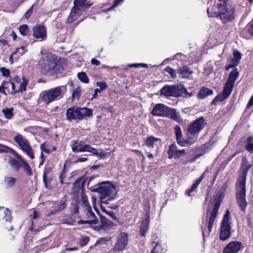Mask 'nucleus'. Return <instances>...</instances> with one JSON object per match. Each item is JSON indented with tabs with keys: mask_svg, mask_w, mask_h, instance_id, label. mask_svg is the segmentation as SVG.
Wrapping results in <instances>:
<instances>
[{
	"mask_svg": "<svg viewBox=\"0 0 253 253\" xmlns=\"http://www.w3.org/2000/svg\"><path fill=\"white\" fill-rule=\"evenodd\" d=\"M23 79V82L18 86V88H16V84L15 83H12L11 81H3L2 83L4 89H7L12 94H14L16 92H22L25 91L28 81L26 79Z\"/></svg>",
	"mask_w": 253,
	"mask_h": 253,
	"instance_id": "nucleus-11",
	"label": "nucleus"
},
{
	"mask_svg": "<svg viewBox=\"0 0 253 253\" xmlns=\"http://www.w3.org/2000/svg\"><path fill=\"white\" fill-rule=\"evenodd\" d=\"M27 50L26 48V46H21L20 47L17 48L15 51L14 52V54H18L20 55H22Z\"/></svg>",
	"mask_w": 253,
	"mask_h": 253,
	"instance_id": "nucleus-50",
	"label": "nucleus"
},
{
	"mask_svg": "<svg viewBox=\"0 0 253 253\" xmlns=\"http://www.w3.org/2000/svg\"><path fill=\"white\" fill-rule=\"evenodd\" d=\"M78 78L83 83H88L89 82V79L84 72L79 73Z\"/></svg>",
	"mask_w": 253,
	"mask_h": 253,
	"instance_id": "nucleus-44",
	"label": "nucleus"
},
{
	"mask_svg": "<svg viewBox=\"0 0 253 253\" xmlns=\"http://www.w3.org/2000/svg\"><path fill=\"white\" fill-rule=\"evenodd\" d=\"M72 150L74 153L87 152L92 155L97 156L99 158L104 159L106 157V153L101 150H97L88 144H84L83 141L72 140L71 142Z\"/></svg>",
	"mask_w": 253,
	"mask_h": 253,
	"instance_id": "nucleus-4",
	"label": "nucleus"
},
{
	"mask_svg": "<svg viewBox=\"0 0 253 253\" xmlns=\"http://www.w3.org/2000/svg\"><path fill=\"white\" fill-rule=\"evenodd\" d=\"M40 60V64L44 73L53 74L60 72V63H58L57 59L50 53L43 55Z\"/></svg>",
	"mask_w": 253,
	"mask_h": 253,
	"instance_id": "nucleus-2",
	"label": "nucleus"
},
{
	"mask_svg": "<svg viewBox=\"0 0 253 253\" xmlns=\"http://www.w3.org/2000/svg\"><path fill=\"white\" fill-rule=\"evenodd\" d=\"M84 185V179L83 178H78L73 183L72 187V192L75 194H77L82 192L83 187Z\"/></svg>",
	"mask_w": 253,
	"mask_h": 253,
	"instance_id": "nucleus-20",
	"label": "nucleus"
},
{
	"mask_svg": "<svg viewBox=\"0 0 253 253\" xmlns=\"http://www.w3.org/2000/svg\"><path fill=\"white\" fill-rule=\"evenodd\" d=\"M66 207L65 202L61 201L60 202H55L53 205V209L51 210L48 214L47 216H49L51 215L54 214L57 212H59L64 210Z\"/></svg>",
	"mask_w": 253,
	"mask_h": 253,
	"instance_id": "nucleus-21",
	"label": "nucleus"
},
{
	"mask_svg": "<svg viewBox=\"0 0 253 253\" xmlns=\"http://www.w3.org/2000/svg\"><path fill=\"white\" fill-rule=\"evenodd\" d=\"M186 91L180 86L165 85L161 89V94L166 96H178Z\"/></svg>",
	"mask_w": 253,
	"mask_h": 253,
	"instance_id": "nucleus-10",
	"label": "nucleus"
},
{
	"mask_svg": "<svg viewBox=\"0 0 253 253\" xmlns=\"http://www.w3.org/2000/svg\"><path fill=\"white\" fill-rule=\"evenodd\" d=\"M128 244V235L126 233H120L117 238L116 243L111 251L116 253L124 251Z\"/></svg>",
	"mask_w": 253,
	"mask_h": 253,
	"instance_id": "nucleus-12",
	"label": "nucleus"
},
{
	"mask_svg": "<svg viewBox=\"0 0 253 253\" xmlns=\"http://www.w3.org/2000/svg\"><path fill=\"white\" fill-rule=\"evenodd\" d=\"M242 244L238 242H231L223 250V253H237L241 248Z\"/></svg>",
	"mask_w": 253,
	"mask_h": 253,
	"instance_id": "nucleus-18",
	"label": "nucleus"
},
{
	"mask_svg": "<svg viewBox=\"0 0 253 253\" xmlns=\"http://www.w3.org/2000/svg\"><path fill=\"white\" fill-rule=\"evenodd\" d=\"M82 11L73 7L72 8L70 14L67 19V22L69 23H73L78 19L80 15L82 14Z\"/></svg>",
	"mask_w": 253,
	"mask_h": 253,
	"instance_id": "nucleus-22",
	"label": "nucleus"
},
{
	"mask_svg": "<svg viewBox=\"0 0 253 253\" xmlns=\"http://www.w3.org/2000/svg\"><path fill=\"white\" fill-rule=\"evenodd\" d=\"M213 91L208 88H203L201 89L198 94V97L201 99H204L209 95L212 94Z\"/></svg>",
	"mask_w": 253,
	"mask_h": 253,
	"instance_id": "nucleus-34",
	"label": "nucleus"
},
{
	"mask_svg": "<svg viewBox=\"0 0 253 253\" xmlns=\"http://www.w3.org/2000/svg\"><path fill=\"white\" fill-rule=\"evenodd\" d=\"M92 115L91 109L83 107H73L68 108L66 113V119L68 121L82 120L86 117H89Z\"/></svg>",
	"mask_w": 253,
	"mask_h": 253,
	"instance_id": "nucleus-6",
	"label": "nucleus"
},
{
	"mask_svg": "<svg viewBox=\"0 0 253 253\" xmlns=\"http://www.w3.org/2000/svg\"><path fill=\"white\" fill-rule=\"evenodd\" d=\"M101 224L99 226H96L95 229H97L98 230H101L102 229H106V227L110 225L108 221L106 220V218L102 217L101 218Z\"/></svg>",
	"mask_w": 253,
	"mask_h": 253,
	"instance_id": "nucleus-43",
	"label": "nucleus"
},
{
	"mask_svg": "<svg viewBox=\"0 0 253 253\" xmlns=\"http://www.w3.org/2000/svg\"><path fill=\"white\" fill-rule=\"evenodd\" d=\"M233 57L232 59L231 62L233 63V65H237L240 62L242 57L241 53L237 50L234 51Z\"/></svg>",
	"mask_w": 253,
	"mask_h": 253,
	"instance_id": "nucleus-37",
	"label": "nucleus"
},
{
	"mask_svg": "<svg viewBox=\"0 0 253 253\" xmlns=\"http://www.w3.org/2000/svg\"><path fill=\"white\" fill-rule=\"evenodd\" d=\"M85 0H75L74 7L83 11L85 9Z\"/></svg>",
	"mask_w": 253,
	"mask_h": 253,
	"instance_id": "nucleus-35",
	"label": "nucleus"
},
{
	"mask_svg": "<svg viewBox=\"0 0 253 253\" xmlns=\"http://www.w3.org/2000/svg\"><path fill=\"white\" fill-rule=\"evenodd\" d=\"M19 32L23 36H26L29 32L28 27L26 25H23L19 27Z\"/></svg>",
	"mask_w": 253,
	"mask_h": 253,
	"instance_id": "nucleus-47",
	"label": "nucleus"
},
{
	"mask_svg": "<svg viewBox=\"0 0 253 253\" xmlns=\"http://www.w3.org/2000/svg\"><path fill=\"white\" fill-rule=\"evenodd\" d=\"M233 86L234 85L230 84L228 83H225L224 89L222 92V93L224 94L225 97H227L228 98L229 96L232 92Z\"/></svg>",
	"mask_w": 253,
	"mask_h": 253,
	"instance_id": "nucleus-40",
	"label": "nucleus"
},
{
	"mask_svg": "<svg viewBox=\"0 0 253 253\" xmlns=\"http://www.w3.org/2000/svg\"><path fill=\"white\" fill-rule=\"evenodd\" d=\"M111 238H104L101 237L99 238L96 242V244H103L109 242L111 240Z\"/></svg>",
	"mask_w": 253,
	"mask_h": 253,
	"instance_id": "nucleus-53",
	"label": "nucleus"
},
{
	"mask_svg": "<svg viewBox=\"0 0 253 253\" xmlns=\"http://www.w3.org/2000/svg\"><path fill=\"white\" fill-rule=\"evenodd\" d=\"M0 71L1 72L2 76L4 77H7L9 75L10 72L8 69L2 67L0 68Z\"/></svg>",
	"mask_w": 253,
	"mask_h": 253,
	"instance_id": "nucleus-55",
	"label": "nucleus"
},
{
	"mask_svg": "<svg viewBox=\"0 0 253 253\" xmlns=\"http://www.w3.org/2000/svg\"><path fill=\"white\" fill-rule=\"evenodd\" d=\"M174 129L177 143L181 146H184L185 142L182 137V132L180 126L178 125L175 126Z\"/></svg>",
	"mask_w": 253,
	"mask_h": 253,
	"instance_id": "nucleus-23",
	"label": "nucleus"
},
{
	"mask_svg": "<svg viewBox=\"0 0 253 253\" xmlns=\"http://www.w3.org/2000/svg\"><path fill=\"white\" fill-rule=\"evenodd\" d=\"M82 203L84 205L85 209L87 208V207H90L87 201V198L84 194L82 195Z\"/></svg>",
	"mask_w": 253,
	"mask_h": 253,
	"instance_id": "nucleus-52",
	"label": "nucleus"
},
{
	"mask_svg": "<svg viewBox=\"0 0 253 253\" xmlns=\"http://www.w3.org/2000/svg\"><path fill=\"white\" fill-rule=\"evenodd\" d=\"M199 134L195 132H192L189 129H188L187 138L186 140H184L185 142L184 146H186L187 144L191 145L193 144L197 140Z\"/></svg>",
	"mask_w": 253,
	"mask_h": 253,
	"instance_id": "nucleus-24",
	"label": "nucleus"
},
{
	"mask_svg": "<svg viewBox=\"0 0 253 253\" xmlns=\"http://www.w3.org/2000/svg\"><path fill=\"white\" fill-rule=\"evenodd\" d=\"M251 167L252 165L249 164V162L245 158H243L242 163L241 175L240 177L246 178L247 173Z\"/></svg>",
	"mask_w": 253,
	"mask_h": 253,
	"instance_id": "nucleus-25",
	"label": "nucleus"
},
{
	"mask_svg": "<svg viewBox=\"0 0 253 253\" xmlns=\"http://www.w3.org/2000/svg\"><path fill=\"white\" fill-rule=\"evenodd\" d=\"M177 73L181 78H187L193 73V72L187 66H183L178 69Z\"/></svg>",
	"mask_w": 253,
	"mask_h": 253,
	"instance_id": "nucleus-26",
	"label": "nucleus"
},
{
	"mask_svg": "<svg viewBox=\"0 0 253 253\" xmlns=\"http://www.w3.org/2000/svg\"><path fill=\"white\" fill-rule=\"evenodd\" d=\"M13 108H6L2 110V113L4 115L5 118L7 119H11L13 116Z\"/></svg>",
	"mask_w": 253,
	"mask_h": 253,
	"instance_id": "nucleus-41",
	"label": "nucleus"
},
{
	"mask_svg": "<svg viewBox=\"0 0 253 253\" xmlns=\"http://www.w3.org/2000/svg\"><path fill=\"white\" fill-rule=\"evenodd\" d=\"M14 140L18 144L21 150L31 159H34V153L29 141L22 135L18 133L14 137Z\"/></svg>",
	"mask_w": 253,
	"mask_h": 253,
	"instance_id": "nucleus-8",
	"label": "nucleus"
},
{
	"mask_svg": "<svg viewBox=\"0 0 253 253\" xmlns=\"http://www.w3.org/2000/svg\"><path fill=\"white\" fill-rule=\"evenodd\" d=\"M238 75L239 73L237 69L232 70L229 75L228 80L226 83L234 85V84L238 76Z\"/></svg>",
	"mask_w": 253,
	"mask_h": 253,
	"instance_id": "nucleus-30",
	"label": "nucleus"
},
{
	"mask_svg": "<svg viewBox=\"0 0 253 253\" xmlns=\"http://www.w3.org/2000/svg\"><path fill=\"white\" fill-rule=\"evenodd\" d=\"M65 88L64 86H59L43 91L40 95L39 99L45 104H48L61 98L63 95L62 89Z\"/></svg>",
	"mask_w": 253,
	"mask_h": 253,
	"instance_id": "nucleus-5",
	"label": "nucleus"
},
{
	"mask_svg": "<svg viewBox=\"0 0 253 253\" xmlns=\"http://www.w3.org/2000/svg\"><path fill=\"white\" fill-rule=\"evenodd\" d=\"M152 244H155L153 249L151 253H166V250L160 243L153 242Z\"/></svg>",
	"mask_w": 253,
	"mask_h": 253,
	"instance_id": "nucleus-32",
	"label": "nucleus"
},
{
	"mask_svg": "<svg viewBox=\"0 0 253 253\" xmlns=\"http://www.w3.org/2000/svg\"><path fill=\"white\" fill-rule=\"evenodd\" d=\"M96 85L100 87L101 90L105 89L107 88L108 85L105 82H99L96 83Z\"/></svg>",
	"mask_w": 253,
	"mask_h": 253,
	"instance_id": "nucleus-54",
	"label": "nucleus"
},
{
	"mask_svg": "<svg viewBox=\"0 0 253 253\" xmlns=\"http://www.w3.org/2000/svg\"><path fill=\"white\" fill-rule=\"evenodd\" d=\"M15 155L18 160L21 161L22 167L26 172L29 175H32V169L29 165L18 153H15Z\"/></svg>",
	"mask_w": 253,
	"mask_h": 253,
	"instance_id": "nucleus-27",
	"label": "nucleus"
},
{
	"mask_svg": "<svg viewBox=\"0 0 253 253\" xmlns=\"http://www.w3.org/2000/svg\"><path fill=\"white\" fill-rule=\"evenodd\" d=\"M227 97H225L224 94H223L222 93L221 94H219L218 95H217L215 98L213 99L212 101V102H221L226 99Z\"/></svg>",
	"mask_w": 253,
	"mask_h": 253,
	"instance_id": "nucleus-51",
	"label": "nucleus"
},
{
	"mask_svg": "<svg viewBox=\"0 0 253 253\" xmlns=\"http://www.w3.org/2000/svg\"><path fill=\"white\" fill-rule=\"evenodd\" d=\"M206 125V123L205 121L204 118L200 117L191 124L188 126V129L192 132H194L199 134L200 131L203 129Z\"/></svg>",
	"mask_w": 253,
	"mask_h": 253,
	"instance_id": "nucleus-13",
	"label": "nucleus"
},
{
	"mask_svg": "<svg viewBox=\"0 0 253 253\" xmlns=\"http://www.w3.org/2000/svg\"><path fill=\"white\" fill-rule=\"evenodd\" d=\"M205 173H206V171H205L202 174V175L200 176V177L199 178H198L196 181L195 182V183H194L192 187L189 189L187 191H186L185 192V193L188 195V196H190L191 195V193L194 191L197 188V187L198 186V185L200 184V183H201V182L202 181V180L204 179V177H205Z\"/></svg>",
	"mask_w": 253,
	"mask_h": 253,
	"instance_id": "nucleus-29",
	"label": "nucleus"
},
{
	"mask_svg": "<svg viewBox=\"0 0 253 253\" xmlns=\"http://www.w3.org/2000/svg\"><path fill=\"white\" fill-rule=\"evenodd\" d=\"M150 204L148 203V210H147L146 212L147 214L146 215L145 218L144 220H143L141 222V225L140 228V232L142 236L145 237L146 235V233L147 232L149 228V221H150V216H149V212H150Z\"/></svg>",
	"mask_w": 253,
	"mask_h": 253,
	"instance_id": "nucleus-19",
	"label": "nucleus"
},
{
	"mask_svg": "<svg viewBox=\"0 0 253 253\" xmlns=\"http://www.w3.org/2000/svg\"><path fill=\"white\" fill-rule=\"evenodd\" d=\"M161 139L159 138L155 137L153 136H150L146 138L145 143L146 145L149 148L154 147V144L157 142H160Z\"/></svg>",
	"mask_w": 253,
	"mask_h": 253,
	"instance_id": "nucleus-31",
	"label": "nucleus"
},
{
	"mask_svg": "<svg viewBox=\"0 0 253 253\" xmlns=\"http://www.w3.org/2000/svg\"><path fill=\"white\" fill-rule=\"evenodd\" d=\"M167 113L166 117H169L171 119H172L174 116H175V115L177 113L175 109L170 108H168Z\"/></svg>",
	"mask_w": 253,
	"mask_h": 253,
	"instance_id": "nucleus-48",
	"label": "nucleus"
},
{
	"mask_svg": "<svg viewBox=\"0 0 253 253\" xmlns=\"http://www.w3.org/2000/svg\"><path fill=\"white\" fill-rule=\"evenodd\" d=\"M93 220H80L77 222V223L79 225L84 224H92L91 222H92Z\"/></svg>",
	"mask_w": 253,
	"mask_h": 253,
	"instance_id": "nucleus-58",
	"label": "nucleus"
},
{
	"mask_svg": "<svg viewBox=\"0 0 253 253\" xmlns=\"http://www.w3.org/2000/svg\"><path fill=\"white\" fill-rule=\"evenodd\" d=\"M23 79H26L24 77L22 79H21L20 77L17 76H15L13 78V82L16 84V88H18V86L21 84V83L23 82Z\"/></svg>",
	"mask_w": 253,
	"mask_h": 253,
	"instance_id": "nucleus-49",
	"label": "nucleus"
},
{
	"mask_svg": "<svg viewBox=\"0 0 253 253\" xmlns=\"http://www.w3.org/2000/svg\"><path fill=\"white\" fill-rule=\"evenodd\" d=\"M230 218V212L227 210L224 215L221 222L220 233V239L224 241L228 239L230 235L231 226L229 222Z\"/></svg>",
	"mask_w": 253,
	"mask_h": 253,
	"instance_id": "nucleus-9",
	"label": "nucleus"
},
{
	"mask_svg": "<svg viewBox=\"0 0 253 253\" xmlns=\"http://www.w3.org/2000/svg\"><path fill=\"white\" fill-rule=\"evenodd\" d=\"M169 158H172L177 159L185 155V151L184 149L178 150L177 146L175 144H172L169 146L168 151Z\"/></svg>",
	"mask_w": 253,
	"mask_h": 253,
	"instance_id": "nucleus-17",
	"label": "nucleus"
},
{
	"mask_svg": "<svg viewBox=\"0 0 253 253\" xmlns=\"http://www.w3.org/2000/svg\"><path fill=\"white\" fill-rule=\"evenodd\" d=\"M3 213L4 214V218L6 221H11L12 217L11 212L8 209H5L3 207H0V213Z\"/></svg>",
	"mask_w": 253,
	"mask_h": 253,
	"instance_id": "nucleus-38",
	"label": "nucleus"
},
{
	"mask_svg": "<svg viewBox=\"0 0 253 253\" xmlns=\"http://www.w3.org/2000/svg\"><path fill=\"white\" fill-rule=\"evenodd\" d=\"M253 105V95H252V96L251 97L247 105V108H250L251 106H252Z\"/></svg>",
	"mask_w": 253,
	"mask_h": 253,
	"instance_id": "nucleus-62",
	"label": "nucleus"
},
{
	"mask_svg": "<svg viewBox=\"0 0 253 253\" xmlns=\"http://www.w3.org/2000/svg\"><path fill=\"white\" fill-rule=\"evenodd\" d=\"M9 164L11 167L16 170H18L22 167L21 161H18L14 158H11L9 161Z\"/></svg>",
	"mask_w": 253,
	"mask_h": 253,
	"instance_id": "nucleus-36",
	"label": "nucleus"
},
{
	"mask_svg": "<svg viewBox=\"0 0 253 253\" xmlns=\"http://www.w3.org/2000/svg\"><path fill=\"white\" fill-rule=\"evenodd\" d=\"M124 0H115L113 4V7H116L121 4Z\"/></svg>",
	"mask_w": 253,
	"mask_h": 253,
	"instance_id": "nucleus-60",
	"label": "nucleus"
},
{
	"mask_svg": "<svg viewBox=\"0 0 253 253\" xmlns=\"http://www.w3.org/2000/svg\"><path fill=\"white\" fill-rule=\"evenodd\" d=\"M238 203L242 211H245L247 205L246 197L237 198Z\"/></svg>",
	"mask_w": 253,
	"mask_h": 253,
	"instance_id": "nucleus-42",
	"label": "nucleus"
},
{
	"mask_svg": "<svg viewBox=\"0 0 253 253\" xmlns=\"http://www.w3.org/2000/svg\"><path fill=\"white\" fill-rule=\"evenodd\" d=\"M172 120L175 121L178 123H182V119L178 113L175 115V116H174Z\"/></svg>",
	"mask_w": 253,
	"mask_h": 253,
	"instance_id": "nucleus-57",
	"label": "nucleus"
},
{
	"mask_svg": "<svg viewBox=\"0 0 253 253\" xmlns=\"http://www.w3.org/2000/svg\"><path fill=\"white\" fill-rule=\"evenodd\" d=\"M84 212L86 218L88 220H93L92 224H95L97 223V219L94 213L92 211L91 207H87V208L85 209Z\"/></svg>",
	"mask_w": 253,
	"mask_h": 253,
	"instance_id": "nucleus-28",
	"label": "nucleus"
},
{
	"mask_svg": "<svg viewBox=\"0 0 253 253\" xmlns=\"http://www.w3.org/2000/svg\"><path fill=\"white\" fill-rule=\"evenodd\" d=\"M251 137L248 138L246 149L252 153L253 152V142L251 141Z\"/></svg>",
	"mask_w": 253,
	"mask_h": 253,
	"instance_id": "nucleus-46",
	"label": "nucleus"
},
{
	"mask_svg": "<svg viewBox=\"0 0 253 253\" xmlns=\"http://www.w3.org/2000/svg\"><path fill=\"white\" fill-rule=\"evenodd\" d=\"M16 178L11 176H5L4 179L3 183L7 188L13 187L16 182Z\"/></svg>",
	"mask_w": 253,
	"mask_h": 253,
	"instance_id": "nucleus-33",
	"label": "nucleus"
},
{
	"mask_svg": "<svg viewBox=\"0 0 253 253\" xmlns=\"http://www.w3.org/2000/svg\"><path fill=\"white\" fill-rule=\"evenodd\" d=\"M42 152H44L46 153H50L51 152L50 150L46 148V146L45 143H42L40 146Z\"/></svg>",
	"mask_w": 253,
	"mask_h": 253,
	"instance_id": "nucleus-56",
	"label": "nucleus"
},
{
	"mask_svg": "<svg viewBox=\"0 0 253 253\" xmlns=\"http://www.w3.org/2000/svg\"><path fill=\"white\" fill-rule=\"evenodd\" d=\"M101 184L103 185L97 188L96 191L100 193L102 203L108 204L116 196V187L109 181L102 182Z\"/></svg>",
	"mask_w": 253,
	"mask_h": 253,
	"instance_id": "nucleus-7",
	"label": "nucleus"
},
{
	"mask_svg": "<svg viewBox=\"0 0 253 253\" xmlns=\"http://www.w3.org/2000/svg\"><path fill=\"white\" fill-rule=\"evenodd\" d=\"M169 107L163 104H157L152 110L151 114L153 116L166 117Z\"/></svg>",
	"mask_w": 253,
	"mask_h": 253,
	"instance_id": "nucleus-15",
	"label": "nucleus"
},
{
	"mask_svg": "<svg viewBox=\"0 0 253 253\" xmlns=\"http://www.w3.org/2000/svg\"><path fill=\"white\" fill-rule=\"evenodd\" d=\"M107 213L112 217L113 219H116L117 216H116L115 213L112 211H107Z\"/></svg>",
	"mask_w": 253,
	"mask_h": 253,
	"instance_id": "nucleus-63",
	"label": "nucleus"
},
{
	"mask_svg": "<svg viewBox=\"0 0 253 253\" xmlns=\"http://www.w3.org/2000/svg\"><path fill=\"white\" fill-rule=\"evenodd\" d=\"M46 172L44 171L43 175V181L44 184L45 186L47 188L48 187V183L49 182L48 179L46 177Z\"/></svg>",
	"mask_w": 253,
	"mask_h": 253,
	"instance_id": "nucleus-59",
	"label": "nucleus"
},
{
	"mask_svg": "<svg viewBox=\"0 0 253 253\" xmlns=\"http://www.w3.org/2000/svg\"><path fill=\"white\" fill-rule=\"evenodd\" d=\"M223 192H219L215 196L214 198V204L212 211L211 213L209 220L208 223L207 228L206 227L203 229V236L204 239L205 237L208 236L212 228L213 224L217 216L218 211L220 206V204L224 198Z\"/></svg>",
	"mask_w": 253,
	"mask_h": 253,
	"instance_id": "nucleus-3",
	"label": "nucleus"
},
{
	"mask_svg": "<svg viewBox=\"0 0 253 253\" xmlns=\"http://www.w3.org/2000/svg\"><path fill=\"white\" fill-rule=\"evenodd\" d=\"M91 63L92 65H95L96 66H98L100 64V61L95 58L91 59Z\"/></svg>",
	"mask_w": 253,
	"mask_h": 253,
	"instance_id": "nucleus-61",
	"label": "nucleus"
},
{
	"mask_svg": "<svg viewBox=\"0 0 253 253\" xmlns=\"http://www.w3.org/2000/svg\"><path fill=\"white\" fill-rule=\"evenodd\" d=\"M246 179H239L236 184V198L246 197Z\"/></svg>",
	"mask_w": 253,
	"mask_h": 253,
	"instance_id": "nucleus-16",
	"label": "nucleus"
},
{
	"mask_svg": "<svg viewBox=\"0 0 253 253\" xmlns=\"http://www.w3.org/2000/svg\"><path fill=\"white\" fill-rule=\"evenodd\" d=\"M164 71L169 73L172 78L174 79L176 78V72L172 68L167 66L165 68Z\"/></svg>",
	"mask_w": 253,
	"mask_h": 253,
	"instance_id": "nucleus-45",
	"label": "nucleus"
},
{
	"mask_svg": "<svg viewBox=\"0 0 253 253\" xmlns=\"http://www.w3.org/2000/svg\"><path fill=\"white\" fill-rule=\"evenodd\" d=\"M81 94V88L80 86L75 87L72 92V98L73 100H79Z\"/></svg>",
	"mask_w": 253,
	"mask_h": 253,
	"instance_id": "nucleus-39",
	"label": "nucleus"
},
{
	"mask_svg": "<svg viewBox=\"0 0 253 253\" xmlns=\"http://www.w3.org/2000/svg\"><path fill=\"white\" fill-rule=\"evenodd\" d=\"M218 12H213L210 8H208L207 12L210 17H219L223 23H226L233 20L235 16L234 7L231 4L222 5L218 4Z\"/></svg>",
	"mask_w": 253,
	"mask_h": 253,
	"instance_id": "nucleus-1",
	"label": "nucleus"
},
{
	"mask_svg": "<svg viewBox=\"0 0 253 253\" xmlns=\"http://www.w3.org/2000/svg\"><path fill=\"white\" fill-rule=\"evenodd\" d=\"M89 241V238L84 237L82 239V246L85 245Z\"/></svg>",
	"mask_w": 253,
	"mask_h": 253,
	"instance_id": "nucleus-64",
	"label": "nucleus"
},
{
	"mask_svg": "<svg viewBox=\"0 0 253 253\" xmlns=\"http://www.w3.org/2000/svg\"><path fill=\"white\" fill-rule=\"evenodd\" d=\"M33 36L41 41L44 40L46 38V30L45 27L42 25H38L34 26L33 29Z\"/></svg>",
	"mask_w": 253,
	"mask_h": 253,
	"instance_id": "nucleus-14",
	"label": "nucleus"
}]
</instances>
